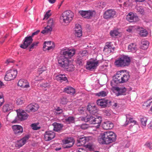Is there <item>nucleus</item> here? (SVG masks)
Wrapping results in <instances>:
<instances>
[{"instance_id":"f257e3e1","label":"nucleus","mask_w":152,"mask_h":152,"mask_svg":"<svg viewBox=\"0 0 152 152\" xmlns=\"http://www.w3.org/2000/svg\"><path fill=\"white\" fill-rule=\"evenodd\" d=\"M129 77V72H126V71L124 72L123 71H118L113 77V80L111 81V85L114 87L118 83H125L128 81Z\"/></svg>"},{"instance_id":"f03ea898","label":"nucleus","mask_w":152,"mask_h":152,"mask_svg":"<svg viewBox=\"0 0 152 152\" xmlns=\"http://www.w3.org/2000/svg\"><path fill=\"white\" fill-rule=\"evenodd\" d=\"M101 139L102 140V143L103 144H109L115 142L116 139V135L113 132L107 131L101 133Z\"/></svg>"},{"instance_id":"7ed1b4c3","label":"nucleus","mask_w":152,"mask_h":152,"mask_svg":"<svg viewBox=\"0 0 152 152\" xmlns=\"http://www.w3.org/2000/svg\"><path fill=\"white\" fill-rule=\"evenodd\" d=\"M131 61L130 57L128 56L123 55L116 60L114 64L118 67H124L129 66Z\"/></svg>"},{"instance_id":"20e7f679","label":"nucleus","mask_w":152,"mask_h":152,"mask_svg":"<svg viewBox=\"0 0 152 152\" xmlns=\"http://www.w3.org/2000/svg\"><path fill=\"white\" fill-rule=\"evenodd\" d=\"M73 16L74 14L71 11L67 10L62 13L60 20H62L65 23H68L72 20Z\"/></svg>"},{"instance_id":"39448f33","label":"nucleus","mask_w":152,"mask_h":152,"mask_svg":"<svg viewBox=\"0 0 152 152\" xmlns=\"http://www.w3.org/2000/svg\"><path fill=\"white\" fill-rule=\"evenodd\" d=\"M75 141L73 138L66 137L62 140L63 147L64 148H69L72 147L75 143Z\"/></svg>"},{"instance_id":"423d86ee","label":"nucleus","mask_w":152,"mask_h":152,"mask_svg":"<svg viewBox=\"0 0 152 152\" xmlns=\"http://www.w3.org/2000/svg\"><path fill=\"white\" fill-rule=\"evenodd\" d=\"M18 72L16 69H10L6 72L4 80L7 81L14 80L16 77Z\"/></svg>"},{"instance_id":"0eeeda50","label":"nucleus","mask_w":152,"mask_h":152,"mask_svg":"<svg viewBox=\"0 0 152 152\" xmlns=\"http://www.w3.org/2000/svg\"><path fill=\"white\" fill-rule=\"evenodd\" d=\"M17 116L12 122V123H16L18 121H23L25 120L27 118L28 116V114L23 111L21 112H19L17 111Z\"/></svg>"},{"instance_id":"6e6552de","label":"nucleus","mask_w":152,"mask_h":152,"mask_svg":"<svg viewBox=\"0 0 152 152\" xmlns=\"http://www.w3.org/2000/svg\"><path fill=\"white\" fill-rule=\"evenodd\" d=\"M99 61H96L94 59H91L88 61H87L86 68L87 70H93L96 69L98 66Z\"/></svg>"},{"instance_id":"1a4fd4ad","label":"nucleus","mask_w":152,"mask_h":152,"mask_svg":"<svg viewBox=\"0 0 152 152\" xmlns=\"http://www.w3.org/2000/svg\"><path fill=\"white\" fill-rule=\"evenodd\" d=\"M75 52L76 50L74 48L64 50L61 52V56L70 60L75 54Z\"/></svg>"},{"instance_id":"9d476101","label":"nucleus","mask_w":152,"mask_h":152,"mask_svg":"<svg viewBox=\"0 0 152 152\" xmlns=\"http://www.w3.org/2000/svg\"><path fill=\"white\" fill-rule=\"evenodd\" d=\"M111 103L112 102L110 100L104 99H99L96 101L97 105L100 106L101 108L109 107Z\"/></svg>"},{"instance_id":"9b49d317","label":"nucleus","mask_w":152,"mask_h":152,"mask_svg":"<svg viewBox=\"0 0 152 152\" xmlns=\"http://www.w3.org/2000/svg\"><path fill=\"white\" fill-rule=\"evenodd\" d=\"M33 41V38L30 36H28L25 38L23 41V42L20 47L22 48L26 49L32 43Z\"/></svg>"},{"instance_id":"f8f14e48","label":"nucleus","mask_w":152,"mask_h":152,"mask_svg":"<svg viewBox=\"0 0 152 152\" xmlns=\"http://www.w3.org/2000/svg\"><path fill=\"white\" fill-rule=\"evenodd\" d=\"M79 14L84 18L87 19L91 18L95 15V11L91 10L83 11L80 10L79 11Z\"/></svg>"},{"instance_id":"ddd939ff","label":"nucleus","mask_w":152,"mask_h":152,"mask_svg":"<svg viewBox=\"0 0 152 152\" xmlns=\"http://www.w3.org/2000/svg\"><path fill=\"white\" fill-rule=\"evenodd\" d=\"M116 14V12L114 10H107L104 12L103 17L105 19H110L113 18L115 15Z\"/></svg>"},{"instance_id":"4468645a","label":"nucleus","mask_w":152,"mask_h":152,"mask_svg":"<svg viewBox=\"0 0 152 152\" xmlns=\"http://www.w3.org/2000/svg\"><path fill=\"white\" fill-rule=\"evenodd\" d=\"M113 87L114 90L116 91L115 94L116 96H119L121 95H126V92L127 89L125 87Z\"/></svg>"},{"instance_id":"2eb2a0df","label":"nucleus","mask_w":152,"mask_h":152,"mask_svg":"<svg viewBox=\"0 0 152 152\" xmlns=\"http://www.w3.org/2000/svg\"><path fill=\"white\" fill-rule=\"evenodd\" d=\"M70 61V60L66 58L61 55L58 59V61L59 65L61 67L64 68L66 66Z\"/></svg>"},{"instance_id":"dca6fc26","label":"nucleus","mask_w":152,"mask_h":152,"mask_svg":"<svg viewBox=\"0 0 152 152\" xmlns=\"http://www.w3.org/2000/svg\"><path fill=\"white\" fill-rule=\"evenodd\" d=\"M126 19L130 22H136L139 20L137 16L132 12H130L127 15Z\"/></svg>"},{"instance_id":"f3484780","label":"nucleus","mask_w":152,"mask_h":152,"mask_svg":"<svg viewBox=\"0 0 152 152\" xmlns=\"http://www.w3.org/2000/svg\"><path fill=\"white\" fill-rule=\"evenodd\" d=\"M39 108V106L37 104L31 103L27 106L26 111L28 113L30 111L35 112L37 111Z\"/></svg>"},{"instance_id":"a211bd4d","label":"nucleus","mask_w":152,"mask_h":152,"mask_svg":"<svg viewBox=\"0 0 152 152\" xmlns=\"http://www.w3.org/2000/svg\"><path fill=\"white\" fill-rule=\"evenodd\" d=\"M29 137V135H26L24 137L17 141L15 144V146L18 148L21 147L25 144L26 141L28 140Z\"/></svg>"},{"instance_id":"6ab92c4d","label":"nucleus","mask_w":152,"mask_h":152,"mask_svg":"<svg viewBox=\"0 0 152 152\" xmlns=\"http://www.w3.org/2000/svg\"><path fill=\"white\" fill-rule=\"evenodd\" d=\"M55 136V133L52 131L45 132L44 134V139L46 141H49L53 139Z\"/></svg>"},{"instance_id":"aec40b11","label":"nucleus","mask_w":152,"mask_h":152,"mask_svg":"<svg viewBox=\"0 0 152 152\" xmlns=\"http://www.w3.org/2000/svg\"><path fill=\"white\" fill-rule=\"evenodd\" d=\"M14 106L12 102H9L5 103L3 106L2 110L4 113H6L12 110Z\"/></svg>"},{"instance_id":"412c9836","label":"nucleus","mask_w":152,"mask_h":152,"mask_svg":"<svg viewBox=\"0 0 152 152\" xmlns=\"http://www.w3.org/2000/svg\"><path fill=\"white\" fill-rule=\"evenodd\" d=\"M94 117L91 115H87L85 117H80V119L82 121L85 122H89L90 124H94Z\"/></svg>"},{"instance_id":"4be33fe9","label":"nucleus","mask_w":152,"mask_h":152,"mask_svg":"<svg viewBox=\"0 0 152 152\" xmlns=\"http://www.w3.org/2000/svg\"><path fill=\"white\" fill-rule=\"evenodd\" d=\"M87 110L92 115H95L98 111L96 106L94 104H89L87 107Z\"/></svg>"},{"instance_id":"5701e85b","label":"nucleus","mask_w":152,"mask_h":152,"mask_svg":"<svg viewBox=\"0 0 152 152\" xmlns=\"http://www.w3.org/2000/svg\"><path fill=\"white\" fill-rule=\"evenodd\" d=\"M12 129L14 134L16 135H19L21 134L23 132V127L20 125H13L12 126Z\"/></svg>"},{"instance_id":"b1692460","label":"nucleus","mask_w":152,"mask_h":152,"mask_svg":"<svg viewBox=\"0 0 152 152\" xmlns=\"http://www.w3.org/2000/svg\"><path fill=\"white\" fill-rule=\"evenodd\" d=\"M86 59L85 57H82L81 56L78 55L77 56L75 61L77 64L80 66H82L85 63Z\"/></svg>"},{"instance_id":"393cba45","label":"nucleus","mask_w":152,"mask_h":152,"mask_svg":"<svg viewBox=\"0 0 152 152\" xmlns=\"http://www.w3.org/2000/svg\"><path fill=\"white\" fill-rule=\"evenodd\" d=\"M18 85L22 88H28L29 87V83L24 79L19 80L18 83Z\"/></svg>"},{"instance_id":"a878e982","label":"nucleus","mask_w":152,"mask_h":152,"mask_svg":"<svg viewBox=\"0 0 152 152\" xmlns=\"http://www.w3.org/2000/svg\"><path fill=\"white\" fill-rule=\"evenodd\" d=\"M113 126V124L109 121L104 122L102 125L103 128L106 130L112 129Z\"/></svg>"},{"instance_id":"bb28decb","label":"nucleus","mask_w":152,"mask_h":152,"mask_svg":"<svg viewBox=\"0 0 152 152\" xmlns=\"http://www.w3.org/2000/svg\"><path fill=\"white\" fill-rule=\"evenodd\" d=\"M52 125L54 127L53 130L58 132H60L64 126L63 124L56 122L53 123L52 124Z\"/></svg>"},{"instance_id":"cd10ccee","label":"nucleus","mask_w":152,"mask_h":152,"mask_svg":"<svg viewBox=\"0 0 152 152\" xmlns=\"http://www.w3.org/2000/svg\"><path fill=\"white\" fill-rule=\"evenodd\" d=\"M75 118L72 116H69L64 119V122L67 124H70L75 123Z\"/></svg>"},{"instance_id":"c85d7f7f","label":"nucleus","mask_w":152,"mask_h":152,"mask_svg":"<svg viewBox=\"0 0 152 152\" xmlns=\"http://www.w3.org/2000/svg\"><path fill=\"white\" fill-rule=\"evenodd\" d=\"M64 92L68 94L73 95L75 92V89L71 86H67L64 89Z\"/></svg>"},{"instance_id":"c756f323","label":"nucleus","mask_w":152,"mask_h":152,"mask_svg":"<svg viewBox=\"0 0 152 152\" xmlns=\"http://www.w3.org/2000/svg\"><path fill=\"white\" fill-rule=\"evenodd\" d=\"M56 79L58 81H60L61 82H62L63 81L68 82L67 77L64 74H59L56 75Z\"/></svg>"},{"instance_id":"7c9ffc66","label":"nucleus","mask_w":152,"mask_h":152,"mask_svg":"<svg viewBox=\"0 0 152 152\" xmlns=\"http://www.w3.org/2000/svg\"><path fill=\"white\" fill-rule=\"evenodd\" d=\"M50 41L45 42L43 44V50L44 51L49 50L53 48L54 46L46 45H50Z\"/></svg>"},{"instance_id":"2f4dec72","label":"nucleus","mask_w":152,"mask_h":152,"mask_svg":"<svg viewBox=\"0 0 152 152\" xmlns=\"http://www.w3.org/2000/svg\"><path fill=\"white\" fill-rule=\"evenodd\" d=\"M128 49L129 51L134 53L137 50L136 45L135 43H131L129 45Z\"/></svg>"},{"instance_id":"473e14b6","label":"nucleus","mask_w":152,"mask_h":152,"mask_svg":"<svg viewBox=\"0 0 152 152\" xmlns=\"http://www.w3.org/2000/svg\"><path fill=\"white\" fill-rule=\"evenodd\" d=\"M87 140L85 137H82L79 138L77 140V144L79 146L84 145L86 142Z\"/></svg>"},{"instance_id":"72a5a7b5","label":"nucleus","mask_w":152,"mask_h":152,"mask_svg":"<svg viewBox=\"0 0 152 152\" xmlns=\"http://www.w3.org/2000/svg\"><path fill=\"white\" fill-rule=\"evenodd\" d=\"M149 43L147 41H143L142 42V45L140 46V48L143 50H145L148 48Z\"/></svg>"},{"instance_id":"f704fd0d","label":"nucleus","mask_w":152,"mask_h":152,"mask_svg":"<svg viewBox=\"0 0 152 152\" xmlns=\"http://www.w3.org/2000/svg\"><path fill=\"white\" fill-rule=\"evenodd\" d=\"M66 66L64 68L66 69L67 71L71 72L74 70V66L73 64H71V61L69 62V64Z\"/></svg>"},{"instance_id":"c9c22d12","label":"nucleus","mask_w":152,"mask_h":152,"mask_svg":"<svg viewBox=\"0 0 152 152\" xmlns=\"http://www.w3.org/2000/svg\"><path fill=\"white\" fill-rule=\"evenodd\" d=\"M94 124H98L99 126V124L102 121V119L101 117L100 116H96V117H94Z\"/></svg>"},{"instance_id":"e433bc0d","label":"nucleus","mask_w":152,"mask_h":152,"mask_svg":"<svg viewBox=\"0 0 152 152\" xmlns=\"http://www.w3.org/2000/svg\"><path fill=\"white\" fill-rule=\"evenodd\" d=\"M110 34L111 36L115 37L118 36L119 34V32L118 31V29H117L111 31Z\"/></svg>"},{"instance_id":"4c0bfd02","label":"nucleus","mask_w":152,"mask_h":152,"mask_svg":"<svg viewBox=\"0 0 152 152\" xmlns=\"http://www.w3.org/2000/svg\"><path fill=\"white\" fill-rule=\"evenodd\" d=\"M108 48L111 49L110 50V53L113 52L114 50L115 49L114 48H112L111 47V46L110 45V42L106 43V45L104 47V49Z\"/></svg>"},{"instance_id":"58836bf2","label":"nucleus","mask_w":152,"mask_h":152,"mask_svg":"<svg viewBox=\"0 0 152 152\" xmlns=\"http://www.w3.org/2000/svg\"><path fill=\"white\" fill-rule=\"evenodd\" d=\"M39 43V42H34L33 43H32L30 45H31L29 47V51H31L32 49H33L34 48L37 46Z\"/></svg>"},{"instance_id":"ea45409f","label":"nucleus","mask_w":152,"mask_h":152,"mask_svg":"<svg viewBox=\"0 0 152 152\" xmlns=\"http://www.w3.org/2000/svg\"><path fill=\"white\" fill-rule=\"evenodd\" d=\"M75 36L77 37H80L82 35V30H75Z\"/></svg>"},{"instance_id":"a19ab883","label":"nucleus","mask_w":152,"mask_h":152,"mask_svg":"<svg viewBox=\"0 0 152 152\" xmlns=\"http://www.w3.org/2000/svg\"><path fill=\"white\" fill-rule=\"evenodd\" d=\"M147 119L145 117H142L140 118V121L142 125L144 126H145L146 123L147 122Z\"/></svg>"},{"instance_id":"79ce46f5","label":"nucleus","mask_w":152,"mask_h":152,"mask_svg":"<svg viewBox=\"0 0 152 152\" xmlns=\"http://www.w3.org/2000/svg\"><path fill=\"white\" fill-rule=\"evenodd\" d=\"M148 34V32L145 29L141 30L140 33V35L142 37H146Z\"/></svg>"},{"instance_id":"37998d69","label":"nucleus","mask_w":152,"mask_h":152,"mask_svg":"<svg viewBox=\"0 0 152 152\" xmlns=\"http://www.w3.org/2000/svg\"><path fill=\"white\" fill-rule=\"evenodd\" d=\"M55 112L56 115H59L61 114L63 112V110L59 107H57V108L55 109Z\"/></svg>"},{"instance_id":"c03bdc74","label":"nucleus","mask_w":152,"mask_h":152,"mask_svg":"<svg viewBox=\"0 0 152 152\" xmlns=\"http://www.w3.org/2000/svg\"><path fill=\"white\" fill-rule=\"evenodd\" d=\"M40 86L43 89L46 88H49L50 87V85L49 83L45 82L40 84Z\"/></svg>"},{"instance_id":"a18cd8bd","label":"nucleus","mask_w":152,"mask_h":152,"mask_svg":"<svg viewBox=\"0 0 152 152\" xmlns=\"http://www.w3.org/2000/svg\"><path fill=\"white\" fill-rule=\"evenodd\" d=\"M16 101V103L18 105H21L24 102V101L23 98L18 99Z\"/></svg>"},{"instance_id":"49530a36","label":"nucleus","mask_w":152,"mask_h":152,"mask_svg":"<svg viewBox=\"0 0 152 152\" xmlns=\"http://www.w3.org/2000/svg\"><path fill=\"white\" fill-rule=\"evenodd\" d=\"M88 52L86 50H83L81 53H80L78 55L80 56H81L82 57L85 56L86 58V59H87V57L86 56L88 54Z\"/></svg>"},{"instance_id":"de8ad7c7","label":"nucleus","mask_w":152,"mask_h":152,"mask_svg":"<svg viewBox=\"0 0 152 152\" xmlns=\"http://www.w3.org/2000/svg\"><path fill=\"white\" fill-rule=\"evenodd\" d=\"M152 99V98L151 97L150 98V99H148L145 102L143 103V104L142 105L143 106H146V107L149 106L150 105L151 103L152 102H148Z\"/></svg>"},{"instance_id":"09e8293b","label":"nucleus","mask_w":152,"mask_h":152,"mask_svg":"<svg viewBox=\"0 0 152 152\" xmlns=\"http://www.w3.org/2000/svg\"><path fill=\"white\" fill-rule=\"evenodd\" d=\"M137 11L141 14H144V10L142 7L141 6L137 7L136 8Z\"/></svg>"},{"instance_id":"8fccbe9b","label":"nucleus","mask_w":152,"mask_h":152,"mask_svg":"<svg viewBox=\"0 0 152 152\" xmlns=\"http://www.w3.org/2000/svg\"><path fill=\"white\" fill-rule=\"evenodd\" d=\"M89 127V125L86 123L82 124L80 126V128L83 130L87 129Z\"/></svg>"},{"instance_id":"3c124183","label":"nucleus","mask_w":152,"mask_h":152,"mask_svg":"<svg viewBox=\"0 0 152 152\" xmlns=\"http://www.w3.org/2000/svg\"><path fill=\"white\" fill-rule=\"evenodd\" d=\"M50 10H48L45 13V15H44V17L43 20L45 19L46 18L47 19L51 15V13H50L51 12Z\"/></svg>"},{"instance_id":"603ef678","label":"nucleus","mask_w":152,"mask_h":152,"mask_svg":"<svg viewBox=\"0 0 152 152\" xmlns=\"http://www.w3.org/2000/svg\"><path fill=\"white\" fill-rule=\"evenodd\" d=\"M68 100L65 97H62L61 99V103L63 104H67Z\"/></svg>"},{"instance_id":"864d4df0","label":"nucleus","mask_w":152,"mask_h":152,"mask_svg":"<svg viewBox=\"0 0 152 152\" xmlns=\"http://www.w3.org/2000/svg\"><path fill=\"white\" fill-rule=\"evenodd\" d=\"M48 26L51 27H53L54 24L53 22V20L52 18H51L49 20L48 22Z\"/></svg>"},{"instance_id":"5fc2aeb1","label":"nucleus","mask_w":152,"mask_h":152,"mask_svg":"<svg viewBox=\"0 0 152 152\" xmlns=\"http://www.w3.org/2000/svg\"><path fill=\"white\" fill-rule=\"evenodd\" d=\"M96 95L98 96H102L104 97L107 95V94L105 91H101L97 93L96 94Z\"/></svg>"},{"instance_id":"6e6d98bb","label":"nucleus","mask_w":152,"mask_h":152,"mask_svg":"<svg viewBox=\"0 0 152 152\" xmlns=\"http://www.w3.org/2000/svg\"><path fill=\"white\" fill-rule=\"evenodd\" d=\"M45 29L46 30L47 33V34L50 33L52 29V27L48 26H47V27H45Z\"/></svg>"},{"instance_id":"4d7b16f0","label":"nucleus","mask_w":152,"mask_h":152,"mask_svg":"<svg viewBox=\"0 0 152 152\" xmlns=\"http://www.w3.org/2000/svg\"><path fill=\"white\" fill-rule=\"evenodd\" d=\"M31 126L32 129L34 130H37L40 129V127H38L37 125L35 124H33L31 125Z\"/></svg>"},{"instance_id":"13d9d810","label":"nucleus","mask_w":152,"mask_h":152,"mask_svg":"<svg viewBox=\"0 0 152 152\" xmlns=\"http://www.w3.org/2000/svg\"><path fill=\"white\" fill-rule=\"evenodd\" d=\"M0 99H1L0 101H1V102H3V103H4V98L3 94L2 92H0Z\"/></svg>"},{"instance_id":"bf43d9fd","label":"nucleus","mask_w":152,"mask_h":152,"mask_svg":"<svg viewBox=\"0 0 152 152\" xmlns=\"http://www.w3.org/2000/svg\"><path fill=\"white\" fill-rule=\"evenodd\" d=\"M39 32H40V30H38L37 31H36L32 33L31 35L30 36L33 38V37L34 35H37L39 33Z\"/></svg>"},{"instance_id":"052dcab7","label":"nucleus","mask_w":152,"mask_h":152,"mask_svg":"<svg viewBox=\"0 0 152 152\" xmlns=\"http://www.w3.org/2000/svg\"><path fill=\"white\" fill-rule=\"evenodd\" d=\"M81 25L79 24H76L75 25V30H81Z\"/></svg>"},{"instance_id":"680f3d73","label":"nucleus","mask_w":152,"mask_h":152,"mask_svg":"<svg viewBox=\"0 0 152 152\" xmlns=\"http://www.w3.org/2000/svg\"><path fill=\"white\" fill-rule=\"evenodd\" d=\"M111 106H112L113 107H118V104L117 103H114L112 102V103H111Z\"/></svg>"},{"instance_id":"e2e57ef3","label":"nucleus","mask_w":152,"mask_h":152,"mask_svg":"<svg viewBox=\"0 0 152 152\" xmlns=\"http://www.w3.org/2000/svg\"><path fill=\"white\" fill-rule=\"evenodd\" d=\"M14 60H12L11 59H8L6 61V63L8 64L11 63H13L14 62Z\"/></svg>"},{"instance_id":"0e129e2a","label":"nucleus","mask_w":152,"mask_h":152,"mask_svg":"<svg viewBox=\"0 0 152 152\" xmlns=\"http://www.w3.org/2000/svg\"><path fill=\"white\" fill-rule=\"evenodd\" d=\"M128 119L129 120V122H130V123L134 122V124H136V123H137L136 121L133 120L132 118H128Z\"/></svg>"},{"instance_id":"69168bd1","label":"nucleus","mask_w":152,"mask_h":152,"mask_svg":"<svg viewBox=\"0 0 152 152\" xmlns=\"http://www.w3.org/2000/svg\"><path fill=\"white\" fill-rule=\"evenodd\" d=\"M129 115V114H126V121L124 125H125V126H127L129 123V121H127V119H128V116Z\"/></svg>"},{"instance_id":"338daca9","label":"nucleus","mask_w":152,"mask_h":152,"mask_svg":"<svg viewBox=\"0 0 152 152\" xmlns=\"http://www.w3.org/2000/svg\"><path fill=\"white\" fill-rule=\"evenodd\" d=\"M129 1V0H127L126 1H124V3L123 5L124 6H127V4L128 3Z\"/></svg>"},{"instance_id":"774afa93","label":"nucleus","mask_w":152,"mask_h":152,"mask_svg":"<svg viewBox=\"0 0 152 152\" xmlns=\"http://www.w3.org/2000/svg\"><path fill=\"white\" fill-rule=\"evenodd\" d=\"M86 147L90 150H91L92 148V146L90 145H86Z\"/></svg>"}]
</instances>
